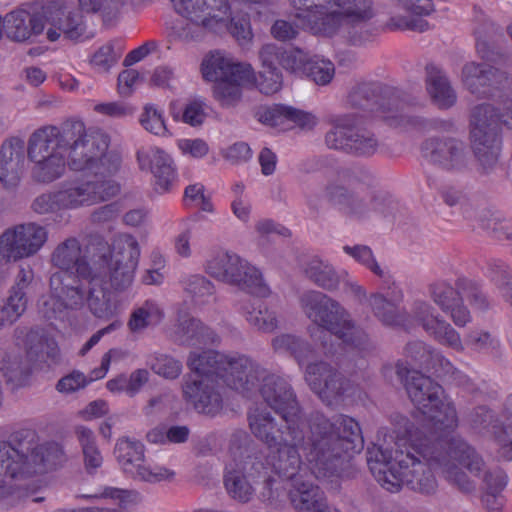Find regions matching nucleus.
Masks as SVG:
<instances>
[{
	"mask_svg": "<svg viewBox=\"0 0 512 512\" xmlns=\"http://www.w3.org/2000/svg\"><path fill=\"white\" fill-rule=\"evenodd\" d=\"M305 420L308 437L302 433L301 441H288L269 451L274 472L291 484L306 474L299 449L307 452L309 462L324 475H333L339 473L351 453L360 452L364 445L360 426L351 417L338 415L331 420L319 411H312Z\"/></svg>",
	"mask_w": 512,
	"mask_h": 512,
	"instance_id": "obj_1",
	"label": "nucleus"
},
{
	"mask_svg": "<svg viewBox=\"0 0 512 512\" xmlns=\"http://www.w3.org/2000/svg\"><path fill=\"white\" fill-rule=\"evenodd\" d=\"M109 144L106 133L88 131L82 121L40 128L30 136L27 148L34 163L32 176L37 182H53L63 175L66 164L73 171H89Z\"/></svg>",
	"mask_w": 512,
	"mask_h": 512,
	"instance_id": "obj_2",
	"label": "nucleus"
},
{
	"mask_svg": "<svg viewBox=\"0 0 512 512\" xmlns=\"http://www.w3.org/2000/svg\"><path fill=\"white\" fill-rule=\"evenodd\" d=\"M230 459L223 471V485L228 496L236 502H250L255 494V484L263 481L264 491L261 493L264 501L272 502L279 494L272 489L274 479L269 474V468L257 446L244 433L233 434L229 445Z\"/></svg>",
	"mask_w": 512,
	"mask_h": 512,
	"instance_id": "obj_3",
	"label": "nucleus"
},
{
	"mask_svg": "<svg viewBox=\"0 0 512 512\" xmlns=\"http://www.w3.org/2000/svg\"><path fill=\"white\" fill-rule=\"evenodd\" d=\"M366 461L375 480L387 491L398 492L403 485L425 495L435 493L437 481L432 467L436 459L416 451L391 455L380 447H368Z\"/></svg>",
	"mask_w": 512,
	"mask_h": 512,
	"instance_id": "obj_4",
	"label": "nucleus"
},
{
	"mask_svg": "<svg viewBox=\"0 0 512 512\" xmlns=\"http://www.w3.org/2000/svg\"><path fill=\"white\" fill-rule=\"evenodd\" d=\"M394 369L401 381L406 378V391L423 416L424 429L432 434H450L458 425V417L442 386L422 373L410 372L401 362Z\"/></svg>",
	"mask_w": 512,
	"mask_h": 512,
	"instance_id": "obj_5",
	"label": "nucleus"
},
{
	"mask_svg": "<svg viewBox=\"0 0 512 512\" xmlns=\"http://www.w3.org/2000/svg\"><path fill=\"white\" fill-rule=\"evenodd\" d=\"M300 306L307 318L316 325L313 330L320 333L323 346L324 339L334 335L352 349L367 351L370 348L368 335L354 324L344 307L330 296L310 290L301 295Z\"/></svg>",
	"mask_w": 512,
	"mask_h": 512,
	"instance_id": "obj_6",
	"label": "nucleus"
},
{
	"mask_svg": "<svg viewBox=\"0 0 512 512\" xmlns=\"http://www.w3.org/2000/svg\"><path fill=\"white\" fill-rule=\"evenodd\" d=\"M206 81L214 82L213 96L222 107L235 106L244 87L253 86L255 75L249 64L235 62L221 52L209 53L201 63Z\"/></svg>",
	"mask_w": 512,
	"mask_h": 512,
	"instance_id": "obj_7",
	"label": "nucleus"
},
{
	"mask_svg": "<svg viewBox=\"0 0 512 512\" xmlns=\"http://www.w3.org/2000/svg\"><path fill=\"white\" fill-rule=\"evenodd\" d=\"M431 452L430 457L436 459L438 467L450 484L463 493L474 491V483L456 465L457 462L475 475L481 472L484 462L473 447L459 437L449 438L446 433L437 440Z\"/></svg>",
	"mask_w": 512,
	"mask_h": 512,
	"instance_id": "obj_8",
	"label": "nucleus"
},
{
	"mask_svg": "<svg viewBox=\"0 0 512 512\" xmlns=\"http://www.w3.org/2000/svg\"><path fill=\"white\" fill-rule=\"evenodd\" d=\"M424 435L416 429L408 417L400 413H393L389 416L388 424L377 431V443L370 447H380L391 455H397L402 451H416L425 456H431V450L437 440L443 436L442 433Z\"/></svg>",
	"mask_w": 512,
	"mask_h": 512,
	"instance_id": "obj_9",
	"label": "nucleus"
},
{
	"mask_svg": "<svg viewBox=\"0 0 512 512\" xmlns=\"http://www.w3.org/2000/svg\"><path fill=\"white\" fill-rule=\"evenodd\" d=\"M206 272L213 278L237 286L247 293L260 297L269 294L260 271L235 253L215 254L207 261Z\"/></svg>",
	"mask_w": 512,
	"mask_h": 512,
	"instance_id": "obj_10",
	"label": "nucleus"
},
{
	"mask_svg": "<svg viewBox=\"0 0 512 512\" xmlns=\"http://www.w3.org/2000/svg\"><path fill=\"white\" fill-rule=\"evenodd\" d=\"M39 446L35 430L23 428L10 434L7 441L0 442V474L12 479L29 477L32 455Z\"/></svg>",
	"mask_w": 512,
	"mask_h": 512,
	"instance_id": "obj_11",
	"label": "nucleus"
},
{
	"mask_svg": "<svg viewBox=\"0 0 512 512\" xmlns=\"http://www.w3.org/2000/svg\"><path fill=\"white\" fill-rule=\"evenodd\" d=\"M109 254H103L101 259L105 264V270L101 275L104 280L108 277L111 289L115 292H124L131 287L134 273L138 265L140 249L137 241L132 237H126L113 244Z\"/></svg>",
	"mask_w": 512,
	"mask_h": 512,
	"instance_id": "obj_12",
	"label": "nucleus"
},
{
	"mask_svg": "<svg viewBox=\"0 0 512 512\" xmlns=\"http://www.w3.org/2000/svg\"><path fill=\"white\" fill-rule=\"evenodd\" d=\"M326 145L356 157L373 156L379 149V137L369 128L350 124L347 119H339L326 133Z\"/></svg>",
	"mask_w": 512,
	"mask_h": 512,
	"instance_id": "obj_13",
	"label": "nucleus"
},
{
	"mask_svg": "<svg viewBox=\"0 0 512 512\" xmlns=\"http://www.w3.org/2000/svg\"><path fill=\"white\" fill-rule=\"evenodd\" d=\"M298 417L280 415L279 420L269 412L255 410L248 415L252 434L272 450L288 441H301L303 429L300 428Z\"/></svg>",
	"mask_w": 512,
	"mask_h": 512,
	"instance_id": "obj_14",
	"label": "nucleus"
},
{
	"mask_svg": "<svg viewBox=\"0 0 512 512\" xmlns=\"http://www.w3.org/2000/svg\"><path fill=\"white\" fill-rule=\"evenodd\" d=\"M47 231L35 223L16 225L0 235V263L34 255L46 242Z\"/></svg>",
	"mask_w": 512,
	"mask_h": 512,
	"instance_id": "obj_15",
	"label": "nucleus"
},
{
	"mask_svg": "<svg viewBox=\"0 0 512 512\" xmlns=\"http://www.w3.org/2000/svg\"><path fill=\"white\" fill-rule=\"evenodd\" d=\"M421 153L430 164L448 172H463L470 163L465 143L454 137L427 138L421 144Z\"/></svg>",
	"mask_w": 512,
	"mask_h": 512,
	"instance_id": "obj_16",
	"label": "nucleus"
},
{
	"mask_svg": "<svg viewBox=\"0 0 512 512\" xmlns=\"http://www.w3.org/2000/svg\"><path fill=\"white\" fill-rule=\"evenodd\" d=\"M511 64H495L468 62L461 72V80L464 87L479 98H489L495 95V91L509 84V74L501 67H509Z\"/></svg>",
	"mask_w": 512,
	"mask_h": 512,
	"instance_id": "obj_17",
	"label": "nucleus"
},
{
	"mask_svg": "<svg viewBox=\"0 0 512 512\" xmlns=\"http://www.w3.org/2000/svg\"><path fill=\"white\" fill-rule=\"evenodd\" d=\"M114 455L123 472L136 480L159 482L174 476V472L168 469L147 467L145 465L144 445L128 437H123L117 441Z\"/></svg>",
	"mask_w": 512,
	"mask_h": 512,
	"instance_id": "obj_18",
	"label": "nucleus"
},
{
	"mask_svg": "<svg viewBox=\"0 0 512 512\" xmlns=\"http://www.w3.org/2000/svg\"><path fill=\"white\" fill-rule=\"evenodd\" d=\"M98 271L54 272L49 279L51 293L59 297L69 310H80L85 306L88 291Z\"/></svg>",
	"mask_w": 512,
	"mask_h": 512,
	"instance_id": "obj_19",
	"label": "nucleus"
},
{
	"mask_svg": "<svg viewBox=\"0 0 512 512\" xmlns=\"http://www.w3.org/2000/svg\"><path fill=\"white\" fill-rule=\"evenodd\" d=\"M408 316L412 328L417 324L440 344L449 346L456 351L463 350L459 333L450 323L441 318L439 314L436 313L435 308L427 301H414Z\"/></svg>",
	"mask_w": 512,
	"mask_h": 512,
	"instance_id": "obj_20",
	"label": "nucleus"
},
{
	"mask_svg": "<svg viewBox=\"0 0 512 512\" xmlns=\"http://www.w3.org/2000/svg\"><path fill=\"white\" fill-rule=\"evenodd\" d=\"M219 387L220 382L214 378L186 375L182 390L185 400L191 403L197 412L213 416L222 408Z\"/></svg>",
	"mask_w": 512,
	"mask_h": 512,
	"instance_id": "obj_21",
	"label": "nucleus"
},
{
	"mask_svg": "<svg viewBox=\"0 0 512 512\" xmlns=\"http://www.w3.org/2000/svg\"><path fill=\"white\" fill-rule=\"evenodd\" d=\"M305 380L312 391L328 405L339 399L348 387L343 375L323 361L307 365Z\"/></svg>",
	"mask_w": 512,
	"mask_h": 512,
	"instance_id": "obj_22",
	"label": "nucleus"
},
{
	"mask_svg": "<svg viewBox=\"0 0 512 512\" xmlns=\"http://www.w3.org/2000/svg\"><path fill=\"white\" fill-rule=\"evenodd\" d=\"M259 391L265 403L280 415L298 417L300 407L291 385L284 378L262 375Z\"/></svg>",
	"mask_w": 512,
	"mask_h": 512,
	"instance_id": "obj_23",
	"label": "nucleus"
},
{
	"mask_svg": "<svg viewBox=\"0 0 512 512\" xmlns=\"http://www.w3.org/2000/svg\"><path fill=\"white\" fill-rule=\"evenodd\" d=\"M222 376V383L229 388L248 395L258 386L265 370L250 358L242 355L227 357V365Z\"/></svg>",
	"mask_w": 512,
	"mask_h": 512,
	"instance_id": "obj_24",
	"label": "nucleus"
},
{
	"mask_svg": "<svg viewBox=\"0 0 512 512\" xmlns=\"http://www.w3.org/2000/svg\"><path fill=\"white\" fill-rule=\"evenodd\" d=\"M330 3L339 7L344 20L350 25L348 38L353 45H361L368 40L367 23L374 15L372 0H330Z\"/></svg>",
	"mask_w": 512,
	"mask_h": 512,
	"instance_id": "obj_25",
	"label": "nucleus"
},
{
	"mask_svg": "<svg viewBox=\"0 0 512 512\" xmlns=\"http://www.w3.org/2000/svg\"><path fill=\"white\" fill-rule=\"evenodd\" d=\"M45 29V13H30L17 9L4 17V34L15 42L32 41Z\"/></svg>",
	"mask_w": 512,
	"mask_h": 512,
	"instance_id": "obj_26",
	"label": "nucleus"
},
{
	"mask_svg": "<svg viewBox=\"0 0 512 512\" xmlns=\"http://www.w3.org/2000/svg\"><path fill=\"white\" fill-rule=\"evenodd\" d=\"M137 163L140 170H149L156 179V189L166 192L170 189L176 178L173 160L164 150L151 148L146 150L143 147L137 150Z\"/></svg>",
	"mask_w": 512,
	"mask_h": 512,
	"instance_id": "obj_27",
	"label": "nucleus"
},
{
	"mask_svg": "<svg viewBox=\"0 0 512 512\" xmlns=\"http://www.w3.org/2000/svg\"><path fill=\"white\" fill-rule=\"evenodd\" d=\"M45 29L47 39L54 42L62 35L64 39L79 41L87 38V27L82 15L77 12L57 11L51 16L45 14Z\"/></svg>",
	"mask_w": 512,
	"mask_h": 512,
	"instance_id": "obj_28",
	"label": "nucleus"
},
{
	"mask_svg": "<svg viewBox=\"0 0 512 512\" xmlns=\"http://www.w3.org/2000/svg\"><path fill=\"white\" fill-rule=\"evenodd\" d=\"M32 279V271L20 269L9 296L3 305H0V328L12 325L25 312L28 302L26 290Z\"/></svg>",
	"mask_w": 512,
	"mask_h": 512,
	"instance_id": "obj_29",
	"label": "nucleus"
},
{
	"mask_svg": "<svg viewBox=\"0 0 512 512\" xmlns=\"http://www.w3.org/2000/svg\"><path fill=\"white\" fill-rule=\"evenodd\" d=\"M288 496L294 508L301 512H340L327 505L324 493L305 476L291 484Z\"/></svg>",
	"mask_w": 512,
	"mask_h": 512,
	"instance_id": "obj_30",
	"label": "nucleus"
},
{
	"mask_svg": "<svg viewBox=\"0 0 512 512\" xmlns=\"http://www.w3.org/2000/svg\"><path fill=\"white\" fill-rule=\"evenodd\" d=\"M51 263L57 272H80L95 269L90 266L79 240L70 237L59 243L51 254Z\"/></svg>",
	"mask_w": 512,
	"mask_h": 512,
	"instance_id": "obj_31",
	"label": "nucleus"
},
{
	"mask_svg": "<svg viewBox=\"0 0 512 512\" xmlns=\"http://www.w3.org/2000/svg\"><path fill=\"white\" fill-rule=\"evenodd\" d=\"M500 31V27L496 25L486 14L480 12L475 17L474 34L476 35V49L479 56L488 62L495 64H512V57L491 47L487 38Z\"/></svg>",
	"mask_w": 512,
	"mask_h": 512,
	"instance_id": "obj_32",
	"label": "nucleus"
},
{
	"mask_svg": "<svg viewBox=\"0 0 512 512\" xmlns=\"http://www.w3.org/2000/svg\"><path fill=\"white\" fill-rule=\"evenodd\" d=\"M512 103L507 107V114H501L491 104H480L472 110L471 114V136H490L492 133L500 136V125L511 124Z\"/></svg>",
	"mask_w": 512,
	"mask_h": 512,
	"instance_id": "obj_33",
	"label": "nucleus"
},
{
	"mask_svg": "<svg viewBox=\"0 0 512 512\" xmlns=\"http://www.w3.org/2000/svg\"><path fill=\"white\" fill-rule=\"evenodd\" d=\"M174 341L179 345L206 346L219 341L217 334L199 319L183 316L178 319L174 331Z\"/></svg>",
	"mask_w": 512,
	"mask_h": 512,
	"instance_id": "obj_34",
	"label": "nucleus"
},
{
	"mask_svg": "<svg viewBox=\"0 0 512 512\" xmlns=\"http://www.w3.org/2000/svg\"><path fill=\"white\" fill-rule=\"evenodd\" d=\"M425 71L426 89L432 103L441 110L453 107L457 101V94L446 74L434 64H427Z\"/></svg>",
	"mask_w": 512,
	"mask_h": 512,
	"instance_id": "obj_35",
	"label": "nucleus"
},
{
	"mask_svg": "<svg viewBox=\"0 0 512 512\" xmlns=\"http://www.w3.org/2000/svg\"><path fill=\"white\" fill-rule=\"evenodd\" d=\"M255 116L259 122L272 127L284 125L286 122H293L300 127L313 124L311 114L283 104L259 107Z\"/></svg>",
	"mask_w": 512,
	"mask_h": 512,
	"instance_id": "obj_36",
	"label": "nucleus"
},
{
	"mask_svg": "<svg viewBox=\"0 0 512 512\" xmlns=\"http://www.w3.org/2000/svg\"><path fill=\"white\" fill-rule=\"evenodd\" d=\"M303 17L307 18V22L303 21L302 26L308 27L314 34L332 36L341 27H345L347 33L350 29L339 7L331 3H326V7L316 11L314 15L308 14Z\"/></svg>",
	"mask_w": 512,
	"mask_h": 512,
	"instance_id": "obj_37",
	"label": "nucleus"
},
{
	"mask_svg": "<svg viewBox=\"0 0 512 512\" xmlns=\"http://www.w3.org/2000/svg\"><path fill=\"white\" fill-rule=\"evenodd\" d=\"M227 357L214 350L202 353L191 352L187 360V365L191 370L189 375L214 378L220 382L225 372V365H227Z\"/></svg>",
	"mask_w": 512,
	"mask_h": 512,
	"instance_id": "obj_38",
	"label": "nucleus"
},
{
	"mask_svg": "<svg viewBox=\"0 0 512 512\" xmlns=\"http://www.w3.org/2000/svg\"><path fill=\"white\" fill-rule=\"evenodd\" d=\"M332 195L335 202L352 218L363 219L373 212L374 194L350 191L339 186Z\"/></svg>",
	"mask_w": 512,
	"mask_h": 512,
	"instance_id": "obj_39",
	"label": "nucleus"
},
{
	"mask_svg": "<svg viewBox=\"0 0 512 512\" xmlns=\"http://www.w3.org/2000/svg\"><path fill=\"white\" fill-rule=\"evenodd\" d=\"M239 311L249 325L258 331L272 333L278 328L276 313L270 310L261 300L253 299L243 302Z\"/></svg>",
	"mask_w": 512,
	"mask_h": 512,
	"instance_id": "obj_40",
	"label": "nucleus"
},
{
	"mask_svg": "<svg viewBox=\"0 0 512 512\" xmlns=\"http://www.w3.org/2000/svg\"><path fill=\"white\" fill-rule=\"evenodd\" d=\"M374 315L386 326L402 327L406 331L412 329L408 313L400 309L394 302L387 300L382 294H373L369 299Z\"/></svg>",
	"mask_w": 512,
	"mask_h": 512,
	"instance_id": "obj_41",
	"label": "nucleus"
},
{
	"mask_svg": "<svg viewBox=\"0 0 512 512\" xmlns=\"http://www.w3.org/2000/svg\"><path fill=\"white\" fill-rule=\"evenodd\" d=\"M0 371L7 382L22 385L27 379L30 368L19 348L0 347Z\"/></svg>",
	"mask_w": 512,
	"mask_h": 512,
	"instance_id": "obj_42",
	"label": "nucleus"
},
{
	"mask_svg": "<svg viewBox=\"0 0 512 512\" xmlns=\"http://www.w3.org/2000/svg\"><path fill=\"white\" fill-rule=\"evenodd\" d=\"M303 272L307 279L324 290L334 291L339 287L338 272L328 261L317 256L305 263Z\"/></svg>",
	"mask_w": 512,
	"mask_h": 512,
	"instance_id": "obj_43",
	"label": "nucleus"
},
{
	"mask_svg": "<svg viewBox=\"0 0 512 512\" xmlns=\"http://www.w3.org/2000/svg\"><path fill=\"white\" fill-rule=\"evenodd\" d=\"M271 344L276 353L292 357L299 365L314 357L312 345L294 334H280L272 339Z\"/></svg>",
	"mask_w": 512,
	"mask_h": 512,
	"instance_id": "obj_44",
	"label": "nucleus"
},
{
	"mask_svg": "<svg viewBox=\"0 0 512 512\" xmlns=\"http://www.w3.org/2000/svg\"><path fill=\"white\" fill-rule=\"evenodd\" d=\"M379 94H381V84L360 83L350 90L347 103L350 108L367 114L379 113Z\"/></svg>",
	"mask_w": 512,
	"mask_h": 512,
	"instance_id": "obj_45",
	"label": "nucleus"
},
{
	"mask_svg": "<svg viewBox=\"0 0 512 512\" xmlns=\"http://www.w3.org/2000/svg\"><path fill=\"white\" fill-rule=\"evenodd\" d=\"M404 355L406 358L410 359L414 365L427 371L434 370L437 372V364L440 366L451 365L440 353L421 340L408 342L404 348Z\"/></svg>",
	"mask_w": 512,
	"mask_h": 512,
	"instance_id": "obj_46",
	"label": "nucleus"
},
{
	"mask_svg": "<svg viewBox=\"0 0 512 512\" xmlns=\"http://www.w3.org/2000/svg\"><path fill=\"white\" fill-rule=\"evenodd\" d=\"M103 276L98 271L90 290L88 291L86 305L89 311L97 318L109 319L113 315V306Z\"/></svg>",
	"mask_w": 512,
	"mask_h": 512,
	"instance_id": "obj_47",
	"label": "nucleus"
},
{
	"mask_svg": "<svg viewBox=\"0 0 512 512\" xmlns=\"http://www.w3.org/2000/svg\"><path fill=\"white\" fill-rule=\"evenodd\" d=\"M389 123L396 129L418 131H446L454 130V122L450 119L432 118L426 119L417 115H399L389 117Z\"/></svg>",
	"mask_w": 512,
	"mask_h": 512,
	"instance_id": "obj_48",
	"label": "nucleus"
},
{
	"mask_svg": "<svg viewBox=\"0 0 512 512\" xmlns=\"http://www.w3.org/2000/svg\"><path fill=\"white\" fill-rule=\"evenodd\" d=\"M75 433L81 446L84 469L89 475H94L104 461L97 446L95 434L84 426L77 427Z\"/></svg>",
	"mask_w": 512,
	"mask_h": 512,
	"instance_id": "obj_49",
	"label": "nucleus"
},
{
	"mask_svg": "<svg viewBox=\"0 0 512 512\" xmlns=\"http://www.w3.org/2000/svg\"><path fill=\"white\" fill-rule=\"evenodd\" d=\"M471 137L473 152L480 166L485 172L492 170L496 166L500 154V136L492 133L490 136Z\"/></svg>",
	"mask_w": 512,
	"mask_h": 512,
	"instance_id": "obj_50",
	"label": "nucleus"
},
{
	"mask_svg": "<svg viewBox=\"0 0 512 512\" xmlns=\"http://www.w3.org/2000/svg\"><path fill=\"white\" fill-rule=\"evenodd\" d=\"M89 181H68L61 184L58 189L64 209H73L84 205H92L95 194L91 190Z\"/></svg>",
	"mask_w": 512,
	"mask_h": 512,
	"instance_id": "obj_51",
	"label": "nucleus"
},
{
	"mask_svg": "<svg viewBox=\"0 0 512 512\" xmlns=\"http://www.w3.org/2000/svg\"><path fill=\"white\" fill-rule=\"evenodd\" d=\"M65 460V454L61 445L56 442L39 444L36 452L32 455L31 470L29 476L37 473H44L55 469Z\"/></svg>",
	"mask_w": 512,
	"mask_h": 512,
	"instance_id": "obj_52",
	"label": "nucleus"
},
{
	"mask_svg": "<svg viewBox=\"0 0 512 512\" xmlns=\"http://www.w3.org/2000/svg\"><path fill=\"white\" fill-rule=\"evenodd\" d=\"M164 318V312L153 300H146L131 313L128 327L133 333H140L148 327L157 326Z\"/></svg>",
	"mask_w": 512,
	"mask_h": 512,
	"instance_id": "obj_53",
	"label": "nucleus"
},
{
	"mask_svg": "<svg viewBox=\"0 0 512 512\" xmlns=\"http://www.w3.org/2000/svg\"><path fill=\"white\" fill-rule=\"evenodd\" d=\"M486 492L482 496V503L488 512H500L504 505L501 491L507 484V477L503 471L486 472L484 474Z\"/></svg>",
	"mask_w": 512,
	"mask_h": 512,
	"instance_id": "obj_54",
	"label": "nucleus"
},
{
	"mask_svg": "<svg viewBox=\"0 0 512 512\" xmlns=\"http://www.w3.org/2000/svg\"><path fill=\"white\" fill-rule=\"evenodd\" d=\"M405 102L406 95L402 90L392 86L381 85V94H379V112L383 114V120L388 126L394 128L389 123V117L409 115L404 111Z\"/></svg>",
	"mask_w": 512,
	"mask_h": 512,
	"instance_id": "obj_55",
	"label": "nucleus"
},
{
	"mask_svg": "<svg viewBox=\"0 0 512 512\" xmlns=\"http://www.w3.org/2000/svg\"><path fill=\"white\" fill-rule=\"evenodd\" d=\"M456 285L460 290L461 300L466 299L475 309L486 311L491 307L490 300L478 281L466 276H459Z\"/></svg>",
	"mask_w": 512,
	"mask_h": 512,
	"instance_id": "obj_56",
	"label": "nucleus"
},
{
	"mask_svg": "<svg viewBox=\"0 0 512 512\" xmlns=\"http://www.w3.org/2000/svg\"><path fill=\"white\" fill-rule=\"evenodd\" d=\"M230 7L227 0H203L201 17L204 26H208L213 32H220L226 26L225 15Z\"/></svg>",
	"mask_w": 512,
	"mask_h": 512,
	"instance_id": "obj_57",
	"label": "nucleus"
},
{
	"mask_svg": "<svg viewBox=\"0 0 512 512\" xmlns=\"http://www.w3.org/2000/svg\"><path fill=\"white\" fill-rule=\"evenodd\" d=\"M206 31H211L208 26H204L203 20H183L171 29L170 36L181 43L190 44L202 41L206 35Z\"/></svg>",
	"mask_w": 512,
	"mask_h": 512,
	"instance_id": "obj_58",
	"label": "nucleus"
},
{
	"mask_svg": "<svg viewBox=\"0 0 512 512\" xmlns=\"http://www.w3.org/2000/svg\"><path fill=\"white\" fill-rule=\"evenodd\" d=\"M428 293L433 302L442 310H448L451 305L461 299L460 290L447 280H437L428 286Z\"/></svg>",
	"mask_w": 512,
	"mask_h": 512,
	"instance_id": "obj_59",
	"label": "nucleus"
},
{
	"mask_svg": "<svg viewBox=\"0 0 512 512\" xmlns=\"http://www.w3.org/2000/svg\"><path fill=\"white\" fill-rule=\"evenodd\" d=\"M505 417L507 423L499 432H495V440L499 446L498 456L505 460H512V396H509L505 402Z\"/></svg>",
	"mask_w": 512,
	"mask_h": 512,
	"instance_id": "obj_60",
	"label": "nucleus"
},
{
	"mask_svg": "<svg viewBox=\"0 0 512 512\" xmlns=\"http://www.w3.org/2000/svg\"><path fill=\"white\" fill-rule=\"evenodd\" d=\"M317 85H327L333 79L335 74L334 64L328 60L319 57L309 58L303 72Z\"/></svg>",
	"mask_w": 512,
	"mask_h": 512,
	"instance_id": "obj_61",
	"label": "nucleus"
},
{
	"mask_svg": "<svg viewBox=\"0 0 512 512\" xmlns=\"http://www.w3.org/2000/svg\"><path fill=\"white\" fill-rule=\"evenodd\" d=\"M464 421L475 431L481 432L488 427L493 428V434L499 432L503 427H498L495 414L486 406H477L469 410Z\"/></svg>",
	"mask_w": 512,
	"mask_h": 512,
	"instance_id": "obj_62",
	"label": "nucleus"
},
{
	"mask_svg": "<svg viewBox=\"0 0 512 512\" xmlns=\"http://www.w3.org/2000/svg\"><path fill=\"white\" fill-rule=\"evenodd\" d=\"M344 252L355 259L360 264L364 265L371 272L381 279L389 278L388 272L380 267L377 263L374 254L369 246L366 245H346L343 247Z\"/></svg>",
	"mask_w": 512,
	"mask_h": 512,
	"instance_id": "obj_63",
	"label": "nucleus"
},
{
	"mask_svg": "<svg viewBox=\"0 0 512 512\" xmlns=\"http://www.w3.org/2000/svg\"><path fill=\"white\" fill-rule=\"evenodd\" d=\"M488 277L503 292L512 286V268L502 259L487 262Z\"/></svg>",
	"mask_w": 512,
	"mask_h": 512,
	"instance_id": "obj_64",
	"label": "nucleus"
}]
</instances>
